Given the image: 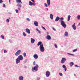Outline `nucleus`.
<instances>
[{
  "instance_id": "1",
  "label": "nucleus",
  "mask_w": 80,
  "mask_h": 80,
  "mask_svg": "<svg viewBox=\"0 0 80 80\" xmlns=\"http://www.w3.org/2000/svg\"><path fill=\"white\" fill-rule=\"evenodd\" d=\"M38 65L37 64L34 68H32V70L33 72H35L38 70Z\"/></svg>"
},
{
  "instance_id": "2",
  "label": "nucleus",
  "mask_w": 80,
  "mask_h": 80,
  "mask_svg": "<svg viewBox=\"0 0 80 80\" xmlns=\"http://www.w3.org/2000/svg\"><path fill=\"white\" fill-rule=\"evenodd\" d=\"M40 49L41 52H44L45 49H44V47H43V44H42L40 46Z\"/></svg>"
},
{
  "instance_id": "3",
  "label": "nucleus",
  "mask_w": 80,
  "mask_h": 80,
  "mask_svg": "<svg viewBox=\"0 0 80 80\" xmlns=\"http://www.w3.org/2000/svg\"><path fill=\"white\" fill-rule=\"evenodd\" d=\"M61 24L62 25V26L64 28H66V24H65V22L61 21Z\"/></svg>"
},
{
  "instance_id": "4",
  "label": "nucleus",
  "mask_w": 80,
  "mask_h": 80,
  "mask_svg": "<svg viewBox=\"0 0 80 80\" xmlns=\"http://www.w3.org/2000/svg\"><path fill=\"white\" fill-rule=\"evenodd\" d=\"M20 53H21V50H19L17 52L15 53V55L17 57V56H18V55H20Z\"/></svg>"
},
{
  "instance_id": "5",
  "label": "nucleus",
  "mask_w": 80,
  "mask_h": 80,
  "mask_svg": "<svg viewBox=\"0 0 80 80\" xmlns=\"http://www.w3.org/2000/svg\"><path fill=\"white\" fill-rule=\"evenodd\" d=\"M18 58V59L20 60H23V56L22 55H20L19 56Z\"/></svg>"
},
{
  "instance_id": "6",
  "label": "nucleus",
  "mask_w": 80,
  "mask_h": 80,
  "mask_svg": "<svg viewBox=\"0 0 80 80\" xmlns=\"http://www.w3.org/2000/svg\"><path fill=\"white\" fill-rule=\"evenodd\" d=\"M67 60L66 58H62L61 60V63H64L65 62V61Z\"/></svg>"
},
{
  "instance_id": "7",
  "label": "nucleus",
  "mask_w": 80,
  "mask_h": 80,
  "mask_svg": "<svg viewBox=\"0 0 80 80\" xmlns=\"http://www.w3.org/2000/svg\"><path fill=\"white\" fill-rule=\"evenodd\" d=\"M20 60L19 59L17 58L16 60V63L17 64H18V63H19L20 62Z\"/></svg>"
},
{
  "instance_id": "8",
  "label": "nucleus",
  "mask_w": 80,
  "mask_h": 80,
  "mask_svg": "<svg viewBox=\"0 0 80 80\" xmlns=\"http://www.w3.org/2000/svg\"><path fill=\"white\" fill-rule=\"evenodd\" d=\"M50 72L49 71H47L46 73V75L47 77H48L50 75Z\"/></svg>"
},
{
  "instance_id": "9",
  "label": "nucleus",
  "mask_w": 80,
  "mask_h": 80,
  "mask_svg": "<svg viewBox=\"0 0 80 80\" xmlns=\"http://www.w3.org/2000/svg\"><path fill=\"white\" fill-rule=\"evenodd\" d=\"M26 32L28 33V34H30V30L28 28H26Z\"/></svg>"
},
{
  "instance_id": "10",
  "label": "nucleus",
  "mask_w": 80,
  "mask_h": 80,
  "mask_svg": "<svg viewBox=\"0 0 80 80\" xmlns=\"http://www.w3.org/2000/svg\"><path fill=\"white\" fill-rule=\"evenodd\" d=\"M46 38L48 40H51L52 38H51V37L49 35H47L46 37Z\"/></svg>"
},
{
  "instance_id": "11",
  "label": "nucleus",
  "mask_w": 80,
  "mask_h": 80,
  "mask_svg": "<svg viewBox=\"0 0 80 80\" xmlns=\"http://www.w3.org/2000/svg\"><path fill=\"white\" fill-rule=\"evenodd\" d=\"M33 57L35 59H37L38 57V56L37 54H34L33 55Z\"/></svg>"
},
{
  "instance_id": "12",
  "label": "nucleus",
  "mask_w": 80,
  "mask_h": 80,
  "mask_svg": "<svg viewBox=\"0 0 80 80\" xmlns=\"http://www.w3.org/2000/svg\"><path fill=\"white\" fill-rule=\"evenodd\" d=\"M34 23L35 26H36V27H38V23L37 22L34 21Z\"/></svg>"
},
{
  "instance_id": "13",
  "label": "nucleus",
  "mask_w": 80,
  "mask_h": 80,
  "mask_svg": "<svg viewBox=\"0 0 80 80\" xmlns=\"http://www.w3.org/2000/svg\"><path fill=\"white\" fill-rule=\"evenodd\" d=\"M72 28L74 29V30H76L77 27L75 26V24H73L72 25Z\"/></svg>"
},
{
  "instance_id": "14",
  "label": "nucleus",
  "mask_w": 80,
  "mask_h": 80,
  "mask_svg": "<svg viewBox=\"0 0 80 80\" xmlns=\"http://www.w3.org/2000/svg\"><path fill=\"white\" fill-rule=\"evenodd\" d=\"M59 20H60V17L57 16L56 19H55V21H56V22H58Z\"/></svg>"
},
{
  "instance_id": "15",
  "label": "nucleus",
  "mask_w": 80,
  "mask_h": 80,
  "mask_svg": "<svg viewBox=\"0 0 80 80\" xmlns=\"http://www.w3.org/2000/svg\"><path fill=\"white\" fill-rule=\"evenodd\" d=\"M31 41L32 43H34L35 42V39H33V38H31Z\"/></svg>"
},
{
  "instance_id": "16",
  "label": "nucleus",
  "mask_w": 80,
  "mask_h": 80,
  "mask_svg": "<svg viewBox=\"0 0 80 80\" xmlns=\"http://www.w3.org/2000/svg\"><path fill=\"white\" fill-rule=\"evenodd\" d=\"M47 3L48 5L50 6V0H47Z\"/></svg>"
},
{
  "instance_id": "17",
  "label": "nucleus",
  "mask_w": 80,
  "mask_h": 80,
  "mask_svg": "<svg viewBox=\"0 0 80 80\" xmlns=\"http://www.w3.org/2000/svg\"><path fill=\"white\" fill-rule=\"evenodd\" d=\"M69 65L70 66L72 67L74 65V63H73V62H72L70 63Z\"/></svg>"
},
{
  "instance_id": "18",
  "label": "nucleus",
  "mask_w": 80,
  "mask_h": 80,
  "mask_svg": "<svg viewBox=\"0 0 80 80\" xmlns=\"http://www.w3.org/2000/svg\"><path fill=\"white\" fill-rule=\"evenodd\" d=\"M62 67L63 68H64L65 71H67V67L65 65H63L62 66Z\"/></svg>"
},
{
  "instance_id": "19",
  "label": "nucleus",
  "mask_w": 80,
  "mask_h": 80,
  "mask_svg": "<svg viewBox=\"0 0 80 80\" xmlns=\"http://www.w3.org/2000/svg\"><path fill=\"white\" fill-rule=\"evenodd\" d=\"M50 18L51 20H53V15L52 14H51L50 15Z\"/></svg>"
},
{
  "instance_id": "20",
  "label": "nucleus",
  "mask_w": 80,
  "mask_h": 80,
  "mask_svg": "<svg viewBox=\"0 0 80 80\" xmlns=\"http://www.w3.org/2000/svg\"><path fill=\"white\" fill-rule=\"evenodd\" d=\"M64 35L66 37H68V33L67 32H66L64 33Z\"/></svg>"
},
{
  "instance_id": "21",
  "label": "nucleus",
  "mask_w": 80,
  "mask_h": 80,
  "mask_svg": "<svg viewBox=\"0 0 80 80\" xmlns=\"http://www.w3.org/2000/svg\"><path fill=\"white\" fill-rule=\"evenodd\" d=\"M17 3H22V2L21 0H16Z\"/></svg>"
},
{
  "instance_id": "22",
  "label": "nucleus",
  "mask_w": 80,
  "mask_h": 80,
  "mask_svg": "<svg viewBox=\"0 0 80 80\" xmlns=\"http://www.w3.org/2000/svg\"><path fill=\"white\" fill-rule=\"evenodd\" d=\"M71 18V16L70 15H68V21H70V18Z\"/></svg>"
},
{
  "instance_id": "23",
  "label": "nucleus",
  "mask_w": 80,
  "mask_h": 80,
  "mask_svg": "<svg viewBox=\"0 0 80 80\" xmlns=\"http://www.w3.org/2000/svg\"><path fill=\"white\" fill-rule=\"evenodd\" d=\"M29 4L30 6H32V5H33V2H32L31 1H29Z\"/></svg>"
},
{
  "instance_id": "24",
  "label": "nucleus",
  "mask_w": 80,
  "mask_h": 80,
  "mask_svg": "<svg viewBox=\"0 0 80 80\" xmlns=\"http://www.w3.org/2000/svg\"><path fill=\"white\" fill-rule=\"evenodd\" d=\"M19 80H23V77L22 76H20L19 77Z\"/></svg>"
},
{
  "instance_id": "25",
  "label": "nucleus",
  "mask_w": 80,
  "mask_h": 80,
  "mask_svg": "<svg viewBox=\"0 0 80 80\" xmlns=\"http://www.w3.org/2000/svg\"><path fill=\"white\" fill-rule=\"evenodd\" d=\"M64 19V18L63 17H62L60 18V20H59V21L61 22V21H63Z\"/></svg>"
},
{
  "instance_id": "26",
  "label": "nucleus",
  "mask_w": 80,
  "mask_h": 80,
  "mask_svg": "<svg viewBox=\"0 0 80 80\" xmlns=\"http://www.w3.org/2000/svg\"><path fill=\"white\" fill-rule=\"evenodd\" d=\"M40 45H42V42H38L37 44L38 46H39Z\"/></svg>"
},
{
  "instance_id": "27",
  "label": "nucleus",
  "mask_w": 80,
  "mask_h": 80,
  "mask_svg": "<svg viewBox=\"0 0 80 80\" xmlns=\"http://www.w3.org/2000/svg\"><path fill=\"white\" fill-rule=\"evenodd\" d=\"M23 36H24V37H26V34L25 33V32H23V33H22Z\"/></svg>"
},
{
  "instance_id": "28",
  "label": "nucleus",
  "mask_w": 80,
  "mask_h": 80,
  "mask_svg": "<svg viewBox=\"0 0 80 80\" xmlns=\"http://www.w3.org/2000/svg\"><path fill=\"white\" fill-rule=\"evenodd\" d=\"M23 57H26V53L24 52L23 53Z\"/></svg>"
},
{
  "instance_id": "29",
  "label": "nucleus",
  "mask_w": 80,
  "mask_h": 80,
  "mask_svg": "<svg viewBox=\"0 0 80 80\" xmlns=\"http://www.w3.org/2000/svg\"><path fill=\"white\" fill-rule=\"evenodd\" d=\"M77 51V49H76L73 50V52H76Z\"/></svg>"
},
{
  "instance_id": "30",
  "label": "nucleus",
  "mask_w": 80,
  "mask_h": 80,
  "mask_svg": "<svg viewBox=\"0 0 80 80\" xmlns=\"http://www.w3.org/2000/svg\"><path fill=\"white\" fill-rule=\"evenodd\" d=\"M17 6L18 7H22V5L21 4H18L17 5Z\"/></svg>"
},
{
  "instance_id": "31",
  "label": "nucleus",
  "mask_w": 80,
  "mask_h": 80,
  "mask_svg": "<svg viewBox=\"0 0 80 80\" xmlns=\"http://www.w3.org/2000/svg\"><path fill=\"white\" fill-rule=\"evenodd\" d=\"M1 37L2 38V39H3H3H4V36L1 35Z\"/></svg>"
},
{
  "instance_id": "32",
  "label": "nucleus",
  "mask_w": 80,
  "mask_h": 80,
  "mask_svg": "<svg viewBox=\"0 0 80 80\" xmlns=\"http://www.w3.org/2000/svg\"><path fill=\"white\" fill-rule=\"evenodd\" d=\"M26 20H27L28 22H30V19L28 18H27Z\"/></svg>"
},
{
  "instance_id": "33",
  "label": "nucleus",
  "mask_w": 80,
  "mask_h": 80,
  "mask_svg": "<svg viewBox=\"0 0 80 80\" xmlns=\"http://www.w3.org/2000/svg\"><path fill=\"white\" fill-rule=\"evenodd\" d=\"M55 47L56 48H57V45L56 44H55L54 45Z\"/></svg>"
},
{
  "instance_id": "34",
  "label": "nucleus",
  "mask_w": 80,
  "mask_h": 80,
  "mask_svg": "<svg viewBox=\"0 0 80 80\" xmlns=\"http://www.w3.org/2000/svg\"><path fill=\"white\" fill-rule=\"evenodd\" d=\"M78 19H80V15H78Z\"/></svg>"
},
{
  "instance_id": "35",
  "label": "nucleus",
  "mask_w": 80,
  "mask_h": 80,
  "mask_svg": "<svg viewBox=\"0 0 80 80\" xmlns=\"http://www.w3.org/2000/svg\"><path fill=\"white\" fill-rule=\"evenodd\" d=\"M59 74L60 76H63V74H62V73H59Z\"/></svg>"
},
{
  "instance_id": "36",
  "label": "nucleus",
  "mask_w": 80,
  "mask_h": 80,
  "mask_svg": "<svg viewBox=\"0 0 80 80\" xmlns=\"http://www.w3.org/2000/svg\"><path fill=\"white\" fill-rule=\"evenodd\" d=\"M3 1L2 0H0V3H3Z\"/></svg>"
},
{
  "instance_id": "37",
  "label": "nucleus",
  "mask_w": 80,
  "mask_h": 80,
  "mask_svg": "<svg viewBox=\"0 0 80 80\" xmlns=\"http://www.w3.org/2000/svg\"><path fill=\"white\" fill-rule=\"evenodd\" d=\"M6 21L7 22H10V20H9V19H7Z\"/></svg>"
},
{
  "instance_id": "38",
  "label": "nucleus",
  "mask_w": 80,
  "mask_h": 80,
  "mask_svg": "<svg viewBox=\"0 0 80 80\" xmlns=\"http://www.w3.org/2000/svg\"><path fill=\"white\" fill-rule=\"evenodd\" d=\"M15 11L16 13H18V10L16 9Z\"/></svg>"
},
{
  "instance_id": "39",
  "label": "nucleus",
  "mask_w": 80,
  "mask_h": 80,
  "mask_svg": "<svg viewBox=\"0 0 80 80\" xmlns=\"http://www.w3.org/2000/svg\"><path fill=\"white\" fill-rule=\"evenodd\" d=\"M45 5L46 7H48V6L47 5V4L46 3H45Z\"/></svg>"
},
{
  "instance_id": "40",
  "label": "nucleus",
  "mask_w": 80,
  "mask_h": 80,
  "mask_svg": "<svg viewBox=\"0 0 80 80\" xmlns=\"http://www.w3.org/2000/svg\"><path fill=\"white\" fill-rule=\"evenodd\" d=\"M4 52L5 53H7V51L5 50L4 51Z\"/></svg>"
},
{
  "instance_id": "41",
  "label": "nucleus",
  "mask_w": 80,
  "mask_h": 80,
  "mask_svg": "<svg viewBox=\"0 0 80 80\" xmlns=\"http://www.w3.org/2000/svg\"><path fill=\"white\" fill-rule=\"evenodd\" d=\"M32 5H33V6H35L36 5L35 3V2H33Z\"/></svg>"
},
{
  "instance_id": "42",
  "label": "nucleus",
  "mask_w": 80,
  "mask_h": 80,
  "mask_svg": "<svg viewBox=\"0 0 80 80\" xmlns=\"http://www.w3.org/2000/svg\"><path fill=\"white\" fill-rule=\"evenodd\" d=\"M42 28H43V29H44V30H46V29L44 27H42Z\"/></svg>"
},
{
  "instance_id": "43",
  "label": "nucleus",
  "mask_w": 80,
  "mask_h": 80,
  "mask_svg": "<svg viewBox=\"0 0 80 80\" xmlns=\"http://www.w3.org/2000/svg\"><path fill=\"white\" fill-rule=\"evenodd\" d=\"M52 29H53V30H54V31H56V30H55V29L54 28H53Z\"/></svg>"
},
{
  "instance_id": "44",
  "label": "nucleus",
  "mask_w": 80,
  "mask_h": 80,
  "mask_svg": "<svg viewBox=\"0 0 80 80\" xmlns=\"http://www.w3.org/2000/svg\"><path fill=\"white\" fill-rule=\"evenodd\" d=\"M33 65H35V61H34Z\"/></svg>"
},
{
  "instance_id": "45",
  "label": "nucleus",
  "mask_w": 80,
  "mask_h": 80,
  "mask_svg": "<svg viewBox=\"0 0 80 80\" xmlns=\"http://www.w3.org/2000/svg\"><path fill=\"white\" fill-rule=\"evenodd\" d=\"M3 7H6V6L5 5V4H3Z\"/></svg>"
},
{
  "instance_id": "46",
  "label": "nucleus",
  "mask_w": 80,
  "mask_h": 80,
  "mask_svg": "<svg viewBox=\"0 0 80 80\" xmlns=\"http://www.w3.org/2000/svg\"><path fill=\"white\" fill-rule=\"evenodd\" d=\"M32 2H35V1L34 0H31Z\"/></svg>"
},
{
  "instance_id": "47",
  "label": "nucleus",
  "mask_w": 80,
  "mask_h": 80,
  "mask_svg": "<svg viewBox=\"0 0 80 80\" xmlns=\"http://www.w3.org/2000/svg\"><path fill=\"white\" fill-rule=\"evenodd\" d=\"M68 54H69V55H73L70 53H69Z\"/></svg>"
},
{
  "instance_id": "48",
  "label": "nucleus",
  "mask_w": 80,
  "mask_h": 80,
  "mask_svg": "<svg viewBox=\"0 0 80 80\" xmlns=\"http://www.w3.org/2000/svg\"><path fill=\"white\" fill-rule=\"evenodd\" d=\"M18 10H20V8H18Z\"/></svg>"
},
{
  "instance_id": "49",
  "label": "nucleus",
  "mask_w": 80,
  "mask_h": 80,
  "mask_svg": "<svg viewBox=\"0 0 80 80\" xmlns=\"http://www.w3.org/2000/svg\"><path fill=\"white\" fill-rule=\"evenodd\" d=\"M38 32H39V33H40V31L39 30H38Z\"/></svg>"
},
{
  "instance_id": "50",
  "label": "nucleus",
  "mask_w": 80,
  "mask_h": 80,
  "mask_svg": "<svg viewBox=\"0 0 80 80\" xmlns=\"http://www.w3.org/2000/svg\"><path fill=\"white\" fill-rule=\"evenodd\" d=\"M75 67H78V66L77 65H75Z\"/></svg>"
},
{
  "instance_id": "51",
  "label": "nucleus",
  "mask_w": 80,
  "mask_h": 80,
  "mask_svg": "<svg viewBox=\"0 0 80 80\" xmlns=\"http://www.w3.org/2000/svg\"><path fill=\"white\" fill-rule=\"evenodd\" d=\"M9 3H10V0H9Z\"/></svg>"
},
{
  "instance_id": "52",
  "label": "nucleus",
  "mask_w": 80,
  "mask_h": 80,
  "mask_svg": "<svg viewBox=\"0 0 80 80\" xmlns=\"http://www.w3.org/2000/svg\"><path fill=\"white\" fill-rule=\"evenodd\" d=\"M37 31H38V30H38V28H37Z\"/></svg>"
},
{
  "instance_id": "53",
  "label": "nucleus",
  "mask_w": 80,
  "mask_h": 80,
  "mask_svg": "<svg viewBox=\"0 0 80 80\" xmlns=\"http://www.w3.org/2000/svg\"><path fill=\"white\" fill-rule=\"evenodd\" d=\"M74 76H76V74H74Z\"/></svg>"
},
{
  "instance_id": "54",
  "label": "nucleus",
  "mask_w": 80,
  "mask_h": 80,
  "mask_svg": "<svg viewBox=\"0 0 80 80\" xmlns=\"http://www.w3.org/2000/svg\"><path fill=\"white\" fill-rule=\"evenodd\" d=\"M9 19H10V18L9 17Z\"/></svg>"
},
{
  "instance_id": "55",
  "label": "nucleus",
  "mask_w": 80,
  "mask_h": 80,
  "mask_svg": "<svg viewBox=\"0 0 80 80\" xmlns=\"http://www.w3.org/2000/svg\"><path fill=\"white\" fill-rule=\"evenodd\" d=\"M79 25H80V22H79Z\"/></svg>"
}]
</instances>
